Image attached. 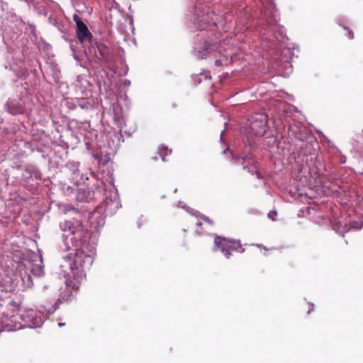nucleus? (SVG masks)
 <instances>
[{
  "label": "nucleus",
  "instance_id": "1",
  "mask_svg": "<svg viewBox=\"0 0 363 363\" xmlns=\"http://www.w3.org/2000/svg\"><path fill=\"white\" fill-rule=\"evenodd\" d=\"M214 245L228 259L230 258L232 252H243L245 251L239 240L228 239L221 236L215 237Z\"/></svg>",
  "mask_w": 363,
  "mask_h": 363
},
{
  "label": "nucleus",
  "instance_id": "2",
  "mask_svg": "<svg viewBox=\"0 0 363 363\" xmlns=\"http://www.w3.org/2000/svg\"><path fill=\"white\" fill-rule=\"evenodd\" d=\"M267 116L262 113L253 115L248 126L249 133L256 136H263L267 131Z\"/></svg>",
  "mask_w": 363,
  "mask_h": 363
},
{
  "label": "nucleus",
  "instance_id": "3",
  "mask_svg": "<svg viewBox=\"0 0 363 363\" xmlns=\"http://www.w3.org/2000/svg\"><path fill=\"white\" fill-rule=\"evenodd\" d=\"M71 272L72 276L67 279L65 281L66 289L69 293L67 301L70 299L73 292H77L79 290L82 281L86 279V274L84 270H71Z\"/></svg>",
  "mask_w": 363,
  "mask_h": 363
},
{
  "label": "nucleus",
  "instance_id": "4",
  "mask_svg": "<svg viewBox=\"0 0 363 363\" xmlns=\"http://www.w3.org/2000/svg\"><path fill=\"white\" fill-rule=\"evenodd\" d=\"M92 262L93 258L91 256L86 255L81 250H76L74 258L70 264V269L74 271L82 269L85 272V268L89 267Z\"/></svg>",
  "mask_w": 363,
  "mask_h": 363
},
{
  "label": "nucleus",
  "instance_id": "5",
  "mask_svg": "<svg viewBox=\"0 0 363 363\" xmlns=\"http://www.w3.org/2000/svg\"><path fill=\"white\" fill-rule=\"evenodd\" d=\"M235 163L241 164L243 167V169H246L249 173H255L258 179H261L262 177L259 170L258 163L255 162L252 157L248 156L238 157L235 159Z\"/></svg>",
  "mask_w": 363,
  "mask_h": 363
},
{
  "label": "nucleus",
  "instance_id": "6",
  "mask_svg": "<svg viewBox=\"0 0 363 363\" xmlns=\"http://www.w3.org/2000/svg\"><path fill=\"white\" fill-rule=\"evenodd\" d=\"M73 20L76 23L77 35L81 43H83L86 39L91 37V33L89 30L86 25L82 21L78 15L74 14L73 16Z\"/></svg>",
  "mask_w": 363,
  "mask_h": 363
},
{
  "label": "nucleus",
  "instance_id": "7",
  "mask_svg": "<svg viewBox=\"0 0 363 363\" xmlns=\"http://www.w3.org/2000/svg\"><path fill=\"white\" fill-rule=\"evenodd\" d=\"M217 16L214 13H208L202 16L201 21H203L209 25H216Z\"/></svg>",
  "mask_w": 363,
  "mask_h": 363
},
{
  "label": "nucleus",
  "instance_id": "8",
  "mask_svg": "<svg viewBox=\"0 0 363 363\" xmlns=\"http://www.w3.org/2000/svg\"><path fill=\"white\" fill-rule=\"evenodd\" d=\"M213 50V47L208 45H205L202 50L197 52V55L199 58H206L208 53Z\"/></svg>",
  "mask_w": 363,
  "mask_h": 363
},
{
  "label": "nucleus",
  "instance_id": "9",
  "mask_svg": "<svg viewBox=\"0 0 363 363\" xmlns=\"http://www.w3.org/2000/svg\"><path fill=\"white\" fill-rule=\"evenodd\" d=\"M8 110H9V113H11L13 115H16V114L22 113L23 111V108L20 104H9L8 106Z\"/></svg>",
  "mask_w": 363,
  "mask_h": 363
},
{
  "label": "nucleus",
  "instance_id": "10",
  "mask_svg": "<svg viewBox=\"0 0 363 363\" xmlns=\"http://www.w3.org/2000/svg\"><path fill=\"white\" fill-rule=\"evenodd\" d=\"M172 153V150L169 149L167 146L162 145L160 147L158 150V154L161 157L163 161H165V157L168 155H170Z\"/></svg>",
  "mask_w": 363,
  "mask_h": 363
},
{
  "label": "nucleus",
  "instance_id": "11",
  "mask_svg": "<svg viewBox=\"0 0 363 363\" xmlns=\"http://www.w3.org/2000/svg\"><path fill=\"white\" fill-rule=\"evenodd\" d=\"M203 223H207L209 225H214L213 220L206 216H200L199 220L196 223V225L200 228V227H201Z\"/></svg>",
  "mask_w": 363,
  "mask_h": 363
},
{
  "label": "nucleus",
  "instance_id": "12",
  "mask_svg": "<svg viewBox=\"0 0 363 363\" xmlns=\"http://www.w3.org/2000/svg\"><path fill=\"white\" fill-rule=\"evenodd\" d=\"M98 49H99L101 57L102 59H105L106 53V50H107L106 46H105L104 45H101L98 46Z\"/></svg>",
  "mask_w": 363,
  "mask_h": 363
},
{
  "label": "nucleus",
  "instance_id": "13",
  "mask_svg": "<svg viewBox=\"0 0 363 363\" xmlns=\"http://www.w3.org/2000/svg\"><path fill=\"white\" fill-rule=\"evenodd\" d=\"M82 233H82V231L81 230H77L76 231H73L72 232V234L74 235V238L76 239V240H78L80 242V243L82 242Z\"/></svg>",
  "mask_w": 363,
  "mask_h": 363
},
{
  "label": "nucleus",
  "instance_id": "14",
  "mask_svg": "<svg viewBox=\"0 0 363 363\" xmlns=\"http://www.w3.org/2000/svg\"><path fill=\"white\" fill-rule=\"evenodd\" d=\"M345 30H346V35L349 39H353L354 37V33L352 30H350L349 28L345 27Z\"/></svg>",
  "mask_w": 363,
  "mask_h": 363
},
{
  "label": "nucleus",
  "instance_id": "15",
  "mask_svg": "<svg viewBox=\"0 0 363 363\" xmlns=\"http://www.w3.org/2000/svg\"><path fill=\"white\" fill-rule=\"evenodd\" d=\"M277 216V211H272L268 213V216L271 218L272 220H275L274 217Z\"/></svg>",
  "mask_w": 363,
  "mask_h": 363
},
{
  "label": "nucleus",
  "instance_id": "16",
  "mask_svg": "<svg viewBox=\"0 0 363 363\" xmlns=\"http://www.w3.org/2000/svg\"><path fill=\"white\" fill-rule=\"evenodd\" d=\"M196 232H197V233H198L199 235H201V234L203 233V229H202V228H201V229H197V230H196Z\"/></svg>",
  "mask_w": 363,
  "mask_h": 363
},
{
  "label": "nucleus",
  "instance_id": "17",
  "mask_svg": "<svg viewBox=\"0 0 363 363\" xmlns=\"http://www.w3.org/2000/svg\"><path fill=\"white\" fill-rule=\"evenodd\" d=\"M58 325H59V326H60V327H61V326L64 325H65V323H60Z\"/></svg>",
  "mask_w": 363,
  "mask_h": 363
},
{
  "label": "nucleus",
  "instance_id": "18",
  "mask_svg": "<svg viewBox=\"0 0 363 363\" xmlns=\"http://www.w3.org/2000/svg\"><path fill=\"white\" fill-rule=\"evenodd\" d=\"M216 65H220V62H219V61H218V60H216Z\"/></svg>",
  "mask_w": 363,
  "mask_h": 363
}]
</instances>
